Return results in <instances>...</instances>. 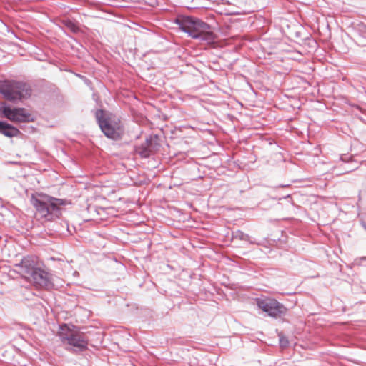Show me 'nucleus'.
<instances>
[{
	"label": "nucleus",
	"mask_w": 366,
	"mask_h": 366,
	"mask_svg": "<svg viewBox=\"0 0 366 366\" xmlns=\"http://www.w3.org/2000/svg\"><path fill=\"white\" fill-rule=\"evenodd\" d=\"M31 203L35 208L36 214L45 221H52L59 218L61 214L60 206L62 199L54 198L44 194L33 195Z\"/></svg>",
	"instance_id": "nucleus-1"
},
{
	"label": "nucleus",
	"mask_w": 366,
	"mask_h": 366,
	"mask_svg": "<svg viewBox=\"0 0 366 366\" xmlns=\"http://www.w3.org/2000/svg\"><path fill=\"white\" fill-rule=\"evenodd\" d=\"M280 344L281 347H286L288 345V340L283 336H280Z\"/></svg>",
	"instance_id": "nucleus-12"
},
{
	"label": "nucleus",
	"mask_w": 366,
	"mask_h": 366,
	"mask_svg": "<svg viewBox=\"0 0 366 366\" xmlns=\"http://www.w3.org/2000/svg\"><path fill=\"white\" fill-rule=\"evenodd\" d=\"M34 283L41 287H49L51 285L50 274L45 271L37 268L29 278Z\"/></svg>",
	"instance_id": "nucleus-8"
},
{
	"label": "nucleus",
	"mask_w": 366,
	"mask_h": 366,
	"mask_svg": "<svg viewBox=\"0 0 366 366\" xmlns=\"http://www.w3.org/2000/svg\"><path fill=\"white\" fill-rule=\"evenodd\" d=\"M176 21L180 29L193 39H199L207 44L213 43L216 39L210 26L199 19L185 16L177 19Z\"/></svg>",
	"instance_id": "nucleus-2"
},
{
	"label": "nucleus",
	"mask_w": 366,
	"mask_h": 366,
	"mask_svg": "<svg viewBox=\"0 0 366 366\" xmlns=\"http://www.w3.org/2000/svg\"><path fill=\"white\" fill-rule=\"evenodd\" d=\"M98 124L104 134L110 139H117L123 133L119 118L103 110H97L95 114Z\"/></svg>",
	"instance_id": "nucleus-4"
},
{
	"label": "nucleus",
	"mask_w": 366,
	"mask_h": 366,
	"mask_svg": "<svg viewBox=\"0 0 366 366\" xmlns=\"http://www.w3.org/2000/svg\"><path fill=\"white\" fill-rule=\"evenodd\" d=\"M257 305L259 309L273 317H280L286 312V308L274 299H257Z\"/></svg>",
	"instance_id": "nucleus-6"
},
{
	"label": "nucleus",
	"mask_w": 366,
	"mask_h": 366,
	"mask_svg": "<svg viewBox=\"0 0 366 366\" xmlns=\"http://www.w3.org/2000/svg\"><path fill=\"white\" fill-rule=\"evenodd\" d=\"M1 110L6 118L13 122H26L31 119L30 114L24 108H11L2 105Z\"/></svg>",
	"instance_id": "nucleus-7"
},
{
	"label": "nucleus",
	"mask_w": 366,
	"mask_h": 366,
	"mask_svg": "<svg viewBox=\"0 0 366 366\" xmlns=\"http://www.w3.org/2000/svg\"><path fill=\"white\" fill-rule=\"evenodd\" d=\"M58 336L64 345L72 347L75 351H83L87 348L88 340L73 325L64 324L60 326Z\"/></svg>",
	"instance_id": "nucleus-3"
},
{
	"label": "nucleus",
	"mask_w": 366,
	"mask_h": 366,
	"mask_svg": "<svg viewBox=\"0 0 366 366\" xmlns=\"http://www.w3.org/2000/svg\"><path fill=\"white\" fill-rule=\"evenodd\" d=\"M16 267L19 269V272L27 279H29L37 269L34 261L29 257L24 258Z\"/></svg>",
	"instance_id": "nucleus-9"
},
{
	"label": "nucleus",
	"mask_w": 366,
	"mask_h": 366,
	"mask_svg": "<svg viewBox=\"0 0 366 366\" xmlns=\"http://www.w3.org/2000/svg\"><path fill=\"white\" fill-rule=\"evenodd\" d=\"M0 93L9 101L20 100L31 94L29 86L24 82L0 81Z\"/></svg>",
	"instance_id": "nucleus-5"
},
{
	"label": "nucleus",
	"mask_w": 366,
	"mask_h": 366,
	"mask_svg": "<svg viewBox=\"0 0 366 366\" xmlns=\"http://www.w3.org/2000/svg\"><path fill=\"white\" fill-rule=\"evenodd\" d=\"M19 131L9 124L0 121V134L7 137H14L19 134Z\"/></svg>",
	"instance_id": "nucleus-10"
},
{
	"label": "nucleus",
	"mask_w": 366,
	"mask_h": 366,
	"mask_svg": "<svg viewBox=\"0 0 366 366\" xmlns=\"http://www.w3.org/2000/svg\"><path fill=\"white\" fill-rule=\"evenodd\" d=\"M66 25L74 32H76L78 30V27L70 21H68L66 23Z\"/></svg>",
	"instance_id": "nucleus-11"
}]
</instances>
